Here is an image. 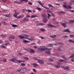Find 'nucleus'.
I'll use <instances>...</instances> for the list:
<instances>
[{
    "label": "nucleus",
    "instance_id": "f257e3e1",
    "mask_svg": "<svg viewBox=\"0 0 74 74\" xmlns=\"http://www.w3.org/2000/svg\"><path fill=\"white\" fill-rule=\"evenodd\" d=\"M51 49H48L45 48H41L40 47L38 48V51L39 52H41V51H46L45 52L46 53H47L48 55H50L51 53L50 52Z\"/></svg>",
    "mask_w": 74,
    "mask_h": 74
},
{
    "label": "nucleus",
    "instance_id": "f03ea898",
    "mask_svg": "<svg viewBox=\"0 0 74 74\" xmlns=\"http://www.w3.org/2000/svg\"><path fill=\"white\" fill-rule=\"evenodd\" d=\"M9 60L10 62H15V63H16V62H18L20 63H22V62H25V61H22L20 60H18L17 59L12 58V59H10Z\"/></svg>",
    "mask_w": 74,
    "mask_h": 74
},
{
    "label": "nucleus",
    "instance_id": "7ed1b4c3",
    "mask_svg": "<svg viewBox=\"0 0 74 74\" xmlns=\"http://www.w3.org/2000/svg\"><path fill=\"white\" fill-rule=\"evenodd\" d=\"M43 16V21L44 22H46L47 21V15L46 14H44L42 15Z\"/></svg>",
    "mask_w": 74,
    "mask_h": 74
},
{
    "label": "nucleus",
    "instance_id": "20e7f679",
    "mask_svg": "<svg viewBox=\"0 0 74 74\" xmlns=\"http://www.w3.org/2000/svg\"><path fill=\"white\" fill-rule=\"evenodd\" d=\"M58 44H62V43L60 42V43H57V44H50L47 45L48 47H53V45H58Z\"/></svg>",
    "mask_w": 74,
    "mask_h": 74
},
{
    "label": "nucleus",
    "instance_id": "39448f33",
    "mask_svg": "<svg viewBox=\"0 0 74 74\" xmlns=\"http://www.w3.org/2000/svg\"><path fill=\"white\" fill-rule=\"evenodd\" d=\"M61 67L64 69V70H70V68H69V66L65 67L63 66H61Z\"/></svg>",
    "mask_w": 74,
    "mask_h": 74
},
{
    "label": "nucleus",
    "instance_id": "423d86ee",
    "mask_svg": "<svg viewBox=\"0 0 74 74\" xmlns=\"http://www.w3.org/2000/svg\"><path fill=\"white\" fill-rule=\"evenodd\" d=\"M38 3H39V4H40V5H41V6L42 7H43L44 8H45V9H48V10H49V8H48L44 7V5H44V3L42 4V3H41V2L40 1H39Z\"/></svg>",
    "mask_w": 74,
    "mask_h": 74
},
{
    "label": "nucleus",
    "instance_id": "0eeeda50",
    "mask_svg": "<svg viewBox=\"0 0 74 74\" xmlns=\"http://www.w3.org/2000/svg\"><path fill=\"white\" fill-rule=\"evenodd\" d=\"M57 63L58 64L57 65H55L54 66L56 67V68H59L60 67V62H57Z\"/></svg>",
    "mask_w": 74,
    "mask_h": 74
},
{
    "label": "nucleus",
    "instance_id": "6e6552de",
    "mask_svg": "<svg viewBox=\"0 0 74 74\" xmlns=\"http://www.w3.org/2000/svg\"><path fill=\"white\" fill-rule=\"evenodd\" d=\"M35 23L37 24V26H38L39 25H44V24L42 23H40L39 24H37L38 23V21H35Z\"/></svg>",
    "mask_w": 74,
    "mask_h": 74
},
{
    "label": "nucleus",
    "instance_id": "1a4fd4ad",
    "mask_svg": "<svg viewBox=\"0 0 74 74\" xmlns=\"http://www.w3.org/2000/svg\"><path fill=\"white\" fill-rule=\"evenodd\" d=\"M29 21V18H25L23 19L22 21L23 22H25L26 21Z\"/></svg>",
    "mask_w": 74,
    "mask_h": 74
},
{
    "label": "nucleus",
    "instance_id": "9d476101",
    "mask_svg": "<svg viewBox=\"0 0 74 74\" xmlns=\"http://www.w3.org/2000/svg\"><path fill=\"white\" fill-rule=\"evenodd\" d=\"M47 26H49V27H55L56 26H54L53 25H52L51 24H47Z\"/></svg>",
    "mask_w": 74,
    "mask_h": 74
},
{
    "label": "nucleus",
    "instance_id": "9b49d317",
    "mask_svg": "<svg viewBox=\"0 0 74 74\" xmlns=\"http://www.w3.org/2000/svg\"><path fill=\"white\" fill-rule=\"evenodd\" d=\"M38 62L39 63H40V64H43L44 61L39 60H38Z\"/></svg>",
    "mask_w": 74,
    "mask_h": 74
},
{
    "label": "nucleus",
    "instance_id": "f8f14e48",
    "mask_svg": "<svg viewBox=\"0 0 74 74\" xmlns=\"http://www.w3.org/2000/svg\"><path fill=\"white\" fill-rule=\"evenodd\" d=\"M29 52L30 53H34L35 51H34L32 49H30Z\"/></svg>",
    "mask_w": 74,
    "mask_h": 74
},
{
    "label": "nucleus",
    "instance_id": "ddd939ff",
    "mask_svg": "<svg viewBox=\"0 0 74 74\" xmlns=\"http://www.w3.org/2000/svg\"><path fill=\"white\" fill-rule=\"evenodd\" d=\"M32 65L34 67H37L38 66V64L35 63H32Z\"/></svg>",
    "mask_w": 74,
    "mask_h": 74
},
{
    "label": "nucleus",
    "instance_id": "4468645a",
    "mask_svg": "<svg viewBox=\"0 0 74 74\" xmlns=\"http://www.w3.org/2000/svg\"><path fill=\"white\" fill-rule=\"evenodd\" d=\"M63 32H68V33H70L71 32V31L69 30V29H68L64 30Z\"/></svg>",
    "mask_w": 74,
    "mask_h": 74
},
{
    "label": "nucleus",
    "instance_id": "2eb2a0df",
    "mask_svg": "<svg viewBox=\"0 0 74 74\" xmlns=\"http://www.w3.org/2000/svg\"><path fill=\"white\" fill-rule=\"evenodd\" d=\"M0 36L1 38H4V37H7V35L1 34Z\"/></svg>",
    "mask_w": 74,
    "mask_h": 74
},
{
    "label": "nucleus",
    "instance_id": "dca6fc26",
    "mask_svg": "<svg viewBox=\"0 0 74 74\" xmlns=\"http://www.w3.org/2000/svg\"><path fill=\"white\" fill-rule=\"evenodd\" d=\"M69 4L70 5H73L74 4V1L73 0H71V2L69 3Z\"/></svg>",
    "mask_w": 74,
    "mask_h": 74
},
{
    "label": "nucleus",
    "instance_id": "f3484780",
    "mask_svg": "<svg viewBox=\"0 0 74 74\" xmlns=\"http://www.w3.org/2000/svg\"><path fill=\"white\" fill-rule=\"evenodd\" d=\"M58 14H59V15H60L61 14H65V12H64L63 11H61L60 12H58Z\"/></svg>",
    "mask_w": 74,
    "mask_h": 74
},
{
    "label": "nucleus",
    "instance_id": "a211bd4d",
    "mask_svg": "<svg viewBox=\"0 0 74 74\" xmlns=\"http://www.w3.org/2000/svg\"><path fill=\"white\" fill-rule=\"evenodd\" d=\"M26 69H20V72L21 73H24V70L25 69V70Z\"/></svg>",
    "mask_w": 74,
    "mask_h": 74
},
{
    "label": "nucleus",
    "instance_id": "6ab92c4d",
    "mask_svg": "<svg viewBox=\"0 0 74 74\" xmlns=\"http://www.w3.org/2000/svg\"><path fill=\"white\" fill-rule=\"evenodd\" d=\"M24 36H25L24 37H25V39H27L28 38H29V36L28 35H27L26 34H24Z\"/></svg>",
    "mask_w": 74,
    "mask_h": 74
},
{
    "label": "nucleus",
    "instance_id": "aec40b11",
    "mask_svg": "<svg viewBox=\"0 0 74 74\" xmlns=\"http://www.w3.org/2000/svg\"><path fill=\"white\" fill-rule=\"evenodd\" d=\"M9 38L10 39L11 38V39H14L15 38V37L11 35L9 37Z\"/></svg>",
    "mask_w": 74,
    "mask_h": 74
},
{
    "label": "nucleus",
    "instance_id": "412c9836",
    "mask_svg": "<svg viewBox=\"0 0 74 74\" xmlns=\"http://www.w3.org/2000/svg\"><path fill=\"white\" fill-rule=\"evenodd\" d=\"M74 58V53H73L71 55V56H70V57L68 58Z\"/></svg>",
    "mask_w": 74,
    "mask_h": 74
},
{
    "label": "nucleus",
    "instance_id": "4be33fe9",
    "mask_svg": "<svg viewBox=\"0 0 74 74\" xmlns=\"http://www.w3.org/2000/svg\"><path fill=\"white\" fill-rule=\"evenodd\" d=\"M5 41L6 42V44H5V45H7L8 44H10V43L8 42V41L7 40H5Z\"/></svg>",
    "mask_w": 74,
    "mask_h": 74
},
{
    "label": "nucleus",
    "instance_id": "5701e85b",
    "mask_svg": "<svg viewBox=\"0 0 74 74\" xmlns=\"http://www.w3.org/2000/svg\"><path fill=\"white\" fill-rule=\"evenodd\" d=\"M18 37L20 39H23V38H25V37L24 36L21 35L18 36Z\"/></svg>",
    "mask_w": 74,
    "mask_h": 74
},
{
    "label": "nucleus",
    "instance_id": "b1692460",
    "mask_svg": "<svg viewBox=\"0 0 74 74\" xmlns=\"http://www.w3.org/2000/svg\"><path fill=\"white\" fill-rule=\"evenodd\" d=\"M61 25L63 26H64V27H66V24L64 23H61Z\"/></svg>",
    "mask_w": 74,
    "mask_h": 74
},
{
    "label": "nucleus",
    "instance_id": "393cba45",
    "mask_svg": "<svg viewBox=\"0 0 74 74\" xmlns=\"http://www.w3.org/2000/svg\"><path fill=\"white\" fill-rule=\"evenodd\" d=\"M23 42H25V43H29V42H30V41H29L27 40H23Z\"/></svg>",
    "mask_w": 74,
    "mask_h": 74
},
{
    "label": "nucleus",
    "instance_id": "a878e982",
    "mask_svg": "<svg viewBox=\"0 0 74 74\" xmlns=\"http://www.w3.org/2000/svg\"><path fill=\"white\" fill-rule=\"evenodd\" d=\"M69 23H74V20H71L69 21Z\"/></svg>",
    "mask_w": 74,
    "mask_h": 74
},
{
    "label": "nucleus",
    "instance_id": "bb28decb",
    "mask_svg": "<svg viewBox=\"0 0 74 74\" xmlns=\"http://www.w3.org/2000/svg\"><path fill=\"white\" fill-rule=\"evenodd\" d=\"M18 14L19 13L18 12H15L14 14V16H15V17L16 18V17H17V16Z\"/></svg>",
    "mask_w": 74,
    "mask_h": 74
},
{
    "label": "nucleus",
    "instance_id": "cd10ccee",
    "mask_svg": "<svg viewBox=\"0 0 74 74\" xmlns=\"http://www.w3.org/2000/svg\"><path fill=\"white\" fill-rule=\"evenodd\" d=\"M31 17L32 18H35V17H38V16L36 15H32L31 16Z\"/></svg>",
    "mask_w": 74,
    "mask_h": 74
},
{
    "label": "nucleus",
    "instance_id": "c85d7f7f",
    "mask_svg": "<svg viewBox=\"0 0 74 74\" xmlns=\"http://www.w3.org/2000/svg\"><path fill=\"white\" fill-rule=\"evenodd\" d=\"M71 7L70 5H67V9H71Z\"/></svg>",
    "mask_w": 74,
    "mask_h": 74
},
{
    "label": "nucleus",
    "instance_id": "c756f323",
    "mask_svg": "<svg viewBox=\"0 0 74 74\" xmlns=\"http://www.w3.org/2000/svg\"><path fill=\"white\" fill-rule=\"evenodd\" d=\"M30 49H25L24 50L26 51H27V52H30Z\"/></svg>",
    "mask_w": 74,
    "mask_h": 74
},
{
    "label": "nucleus",
    "instance_id": "7c9ffc66",
    "mask_svg": "<svg viewBox=\"0 0 74 74\" xmlns=\"http://www.w3.org/2000/svg\"><path fill=\"white\" fill-rule=\"evenodd\" d=\"M61 57L62 58H63L64 59V60H65V61H67V59H66V58H65V57H64V56H61Z\"/></svg>",
    "mask_w": 74,
    "mask_h": 74
},
{
    "label": "nucleus",
    "instance_id": "2f4dec72",
    "mask_svg": "<svg viewBox=\"0 0 74 74\" xmlns=\"http://www.w3.org/2000/svg\"><path fill=\"white\" fill-rule=\"evenodd\" d=\"M27 39L29 40V41H32L34 40V38H28Z\"/></svg>",
    "mask_w": 74,
    "mask_h": 74
},
{
    "label": "nucleus",
    "instance_id": "473e14b6",
    "mask_svg": "<svg viewBox=\"0 0 74 74\" xmlns=\"http://www.w3.org/2000/svg\"><path fill=\"white\" fill-rule=\"evenodd\" d=\"M56 37V35H54L53 36H50V37H51V38H54V37Z\"/></svg>",
    "mask_w": 74,
    "mask_h": 74
},
{
    "label": "nucleus",
    "instance_id": "72a5a7b5",
    "mask_svg": "<svg viewBox=\"0 0 74 74\" xmlns=\"http://www.w3.org/2000/svg\"><path fill=\"white\" fill-rule=\"evenodd\" d=\"M63 6L64 8H67V5L66 6V5H63Z\"/></svg>",
    "mask_w": 74,
    "mask_h": 74
},
{
    "label": "nucleus",
    "instance_id": "f704fd0d",
    "mask_svg": "<svg viewBox=\"0 0 74 74\" xmlns=\"http://www.w3.org/2000/svg\"><path fill=\"white\" fill-rule=\"evenodd\" d=\"M40 30L41 32H45V29L43 28H41L40 29Z\"/></svg>",
    "mask_w": 74,
    "mask_h": 74
},
{
    "label": "nucleus",
    "instance_id": "c9c22d12",
    "mask_svg": "<svg viewBox=\"0 0 74 74\" xmlns=\"http://www.w3.org/2000/svg\"><path fill=\"white\" fill-rule=\"evenodd\" d=\"M12 27H17V26H18V25L13 24L12 25Z\"/></svg>",
    "mask_w": 74,
    "mask_h": 74
},
{
    "label": "nucleus",
    "instance_id": "e433bc0d",
    "mask_svg": "<svg viewBox=\"0 0 74 74\" xmlns=\"http://www.w3.org/2000/svg\"><path fill=\"white\" fill-rule=\"evenodd\" d=\"M23 59H25V60H29V58L27 57H24L23 58Z\"/></svg>",
    "mask_w": 74,
    "mask_h": 74
},
{
    "label": "nucleus",
    "instance_id": "4c0bfd02",
    "mask_svg": "<svg viewBox=\"0 0 74 74\" xmlns=\"http://www.w3.org/2000/svg\"><path fill=\"white\" fill-rule=\"evenodd\" d=\"M69 42H72L73 43V40H71V39H69Z\"/></svg>",
    "mask_w": 74,
    "mask_h": 74
},
{
    "label": "nucleus",
    "instance_id": "58836bf2",
    "mask_svg": "<svg viewBox=\"0 0 74 74\" xmlns=\"http://www.w3.org/2000/svg\"><path fill=\"white\" fill-rule=\"evenodd\" d=\"M21 65L22 66H25V64L24 63H22L21 64Z\"/></svg>",
    "mask_w": 74,
    "mask_h": 74
},
{
    "label": "nucleus",
    "instance_id": "ea45409f",
    "mask_svg": "<svg viewBox=\"0 0 74 74\" xmlns=\"http://www.w3.org/2000/svg\"><path fill=\"white\" fill-rule=\"evenodd\" d=\"M21 1H25V2H27V0H20Z\"/></svg>",
    "mask_w": 74,
    "mask_h": 74
},
{
    "label": "nucleus",
    "instance_id": "a19ab883",
    "mask_svg": "<svg viewBox=\"0 0 74 74\" xmlns=\"http://www.w3.org/2000/svg\"><path fill=\"white\" fill-rule=\"evenodd\" d=\"M48 5V6H49V7H50V8H51V7H53V6L52 5H51L50 4H49Z\"/></svg>",
    "mask_w": 74,
    "mask_h": 74
},
{
    "label": "nucleus",
    "instance_id": "79ce46f5",
    "mask_svg": "<svg viewBox=\"0 0 74 74\" xmlns=\"http://www.w3.org/2000/svg\"><path fill=\"white\" fill-rule=\"evenodd\" d=\"M33 59H34V60H38V59H37V58H36V57H34V58H33Z\"/></svg>",
    "mask_w": 74,
    "mask_h": 74
},
{
    "label": "nucleus",
    "instance_id": "37998d69",
    "mask_svg": "<svg viewBox=\"0 0 74 74\" xmlns=\"http://www.w3.org/2000/svg\"><path fill=\"white\" fill-rule=\"evenodd\" d=\"M59 61L60 62H64V60H60Z\"/></svg>",
    "mask_w": 74,
    "mask_h": 74
},
{
    "label": "nucleus",
    "instance_id": "c03bdc74",
    "mask_svg": "<svg viewBox=\"0 0 74 74\" xmlns=\"http://www.w3.org/2000/svg\"><path fill=\"white\" fill-rule=\"evenodd\" d=\"M30 16L28 15V14H27L26 15V18H30Z\"/></svg>",
    "mask_w": 74,
    "mask_h": 74
},
{
    "label": "nucleus",
    "instance_id": "a18cd8bd",
    "mask_svg": "<svg viewBox=\"0 0 74 74\" xmlns=\"http://www.w3.org/2000/svg\"><path fill=\"white\" fill-rule=\"evenodd\" d=\"M4 16H6L7 17H10V14H7V15H4Z\"/></svg>",
    "mask_w": 74,
    "mask_h": 74
},
{
    "label": "nucleus",
    "instance_id": "49530a36",
    "mask_svg": "<svg viewBox=\"0 0 74 74\" xmlns=\"http://www.w3.org/2000/svg\"><path fill=\"white\" fill-rule=\"evenodd\" d=\"M3 62H7V60L5 59H4L3 60Z\"/></svg>",
    "mask_w": 74,
    "mask_h": 74
},
{
    "label": "nucleus",
    "instance_id": "de8ad7c7",
    "mask_svg": "<svg viewBox=\"0 0 74 74\" xmlns=\"http://www.w3.org/2000/svg\"><path fill=\"white\" fill-rule=\"evenodd\" d=\"M68 11H69L70 12H74V11L73 10H68Z\"/></svg>",
    "mask_w": 74,
    "mask_h": 74
},
{
    "label": "nucleus",
    "instance_id": "09e8293b",
    "mask_svg": "<svg viewBox=\"0 0 74 74\" xmlns=\"http://www.w3.org/2000/svg\"><path fill=\"white\" fill-rule=\"evenodd\" d=\"M2 12H7L8 11V10H3L2 11Z\"/></svg>",
    "mask_w": 74,
    "mask_h": 74
},
{
    "label": "nucleus",
    "instance_id": "8fccbe9b",
    "mask_svg": "<svg viewBox=\"0 0 74 74\" xmlns=\"http://www.w3.org/2000/svg\"><path fill=\"white\" fill-rule=\"evenodd\" d=\"M61 48H58V51H62V50H61Z\"/></svg>",
    "mask_w": 74,
    "mask_h": 74
},
{
    "label": "nucleus",
    "instance_id": "3c124183",
    "mask_svg": "<svg viewBox=\"0 0 74 74\" xmlns=\"http://www.w3.org/2000/svg\"><path fill=\"white\" fill-rule=\"evenodd\" d=\"M28 4L29 5H32V4H33V3H32L31 2H29Z\"/></svg>",
    "mask_w": 74,
    "mask_h": 74
},
{
    "label": "nucleus",
    "instance_id": "603ef678",
    "mask_svg": "<svg viewBox=\"0 0 74 74\" xmlns=\"http://www.w3.org/2000/svg\"><path fill=\"white\" fill-rule=\"evenodd\" d=\"M40 38H41V39H44V37L40 36Z\"/></svg>",
    "mask_w": 74,
    "mask_h": 74
},
{
    "label": "nucleus",
    "instance_id": "864d4df0",
    "mask_svg": "<svg viewBox=\"0 0 74 74\" xmlns=\"http://www.w3.org/2000/svg\"><path fill=\"white\" fill-rule=\"evenodd\" d=\"M70 37H74V35H70Z\"/></svg>",
    "mask_w": 74,
    "mask_h": 74
},
{
    "label": "nucleus",
    "instance_id": "5fc2aeb1",
    "mask_svg": "<svg viewBox=\"0 0 74 74\" xmlns=\"http://www.w3.org/2000/svg\"><path fill=\"white\" fill-rule=\"evenodd\" d=\"M25 10L26 11H27L28 12H31V10Z\"/></svg>",
    "mask_w": 74,
    "mask_h": 74
},
{
    "label": "nucleus",
    "instance_id": "6e6d98bb",
    "mask_svg": "<svg viewBox=\"0 0 74 74\" xmlns=\"http://www.w3.org/2000/svg\"><path fill=\"white\" fill-rule=\"evenodd\" d=\"M33 71H34V72L35 73H36V69H33Z\"/></svg>",
    "mask_w": 74,
    "mask_h": 74
},
{
    "label": "nucleus",
    "instance_id": "4d7b16f0",
    "mask_svg": "<svg viewBox=\"0 0 74 74\" xmlns=\"http://www.w3.org/2000/svg\"><path fill=\"white\" fill-rule=\"evenodd\" d=\"M71 61L73 62H74V59L73 58H72L71 59Z\"/></svg>",
    "mask_w": 74,
    "mask_h": 74
},
{
    "label": "nucleus",
    "instance_id": "13d9d810",
    "mask_svg": "<svg viewBox=\"0 0 74 74\" xmlns=\"http://www.w3.org/2000/svg\"><path fill=\"white\" fill-rule=\"evenodd\" d=\"M51 14L53 16H55V14H54L52 13H51Z\"/></svg>",
    "mask_w": 74,
    "mask_h": 74
},
{
    "label": "nucleus",
    "instance_id": "bf43d9fd",
    "mask_svg": "<svg viewBox=\"0 0 74 74\" xmlns=\"http://www.w3.org/2000/svg\"><path fill=\"white\" fill-rule=\"evenodd\" d=\"M49 59L50 61H51V62H53V60H52V59L49 58Z\"/></svg>",
    "mask_w": 74,
    "mask_h": 74
},
{
    "label": "nucleus",
    "instance_id": "052dcab7",
    "mask_svg": "<svg viewBox=\"0 0 74 74\" xmlns=\"http://www.w3.org/2000/svg\"><path fill=\"white\" fill-rule=\"evenodd\" d=\"M21 18H23L24 16V15H20Z\"/></svg>",
    "mask_w": 74,
    "mask_h": 74
},
{
    "label": "nucleus",
    "instance_id": "680f3d73",
    "mask_svg": "<svg viewBox=\"0 0 74 74\" xmlns=\"http://www.w3.org/2000/svg\"><path fill=\"white\" fill-rule=\"evenodd\" d=\"M56 56H58V57L60 56V55H59V54H56Z\"/></svg>",
    "mask_w": 74,
    "mask_h": 74
},
{
    "label": "nucleus",
    "instance_id": "e2e57ef3",
    "mask_svg": "<svg viewBox=\"0 0 74 74\" xmlns=\"http://www.w3.org/2000/svg\"><path fill=\"white\" fill-rule=\"evenodd\" d=\"M56 5H58L59 6H60V4L58 3H56Z\"/></svg>",
    "mask_w": 74,
    "mask_h": 74
},
{
    "label": "nucleus",
    "instance_id": "0e129e2a",
    "mask_svg": "<svg viewBox=\"0 0 74 74\" xmlns=\"http://www.w3.org/2000/svg\"><path fill=\"white\" fill-rule=\"evenodd\" d=\"M66 37H68V36H64L63 37L64 38H66Z\"/></svg>",
    "mask_w": 74,
    "mask_h": 74
},
{
    "label": "nucleus",
    "instance_id": "69168bd1",
    "mask_svg": "<svg viewBox=\"0 0 74 74\" xmlns=\"http://www.w3.org/2000/svg\"><path fill=\"white\" fill-rule=\"evenodd\" d=\"M47 15H48V16H51V15L48 13H47Z\"/></svg>",
    "mask_w": 74,
    "mask_h": 74
},
{
    "label": "nucleus",
    "instance_id": "338daca9",
    "mask_svg": "<svg viewBox=\"0 0 74 74\" xmlns=\"http://www.w3.org/2000/svg\"><path fill=\"white\" fill-rule=\"evenodd\" d=\"M47 12H51V11L49 10H48L47 11Z\"/></svg>",
    "mask_w": 74,
    "mask_h": 74
},
{
    "label": "nucleus",
    "instance_id": "774afa93",
    "mask_svg": "<svg viewBox=\"0 0 74 74\" xmlns=\"http://www.w3.org/2000/svg\"><path fill=\"white\" fill-rule=\"evenodd\" d=\"M5 55V53H3L2 54V56H4Z\"/></svg>",
    "mask_w": 74,
    "mask_h": 74
}]
</instances>
